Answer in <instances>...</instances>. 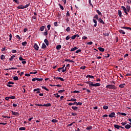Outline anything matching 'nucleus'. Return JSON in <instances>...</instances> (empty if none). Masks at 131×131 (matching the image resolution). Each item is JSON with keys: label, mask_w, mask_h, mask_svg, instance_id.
Returning <instances> with one entry per match:
<instances>
[{"label": "nucleus", "mask_w": 131, "mask_h": 131, "mask_svg": "<svg viewBox=\"0 0 131 131\" xmlns=\"http://www.w3.org/2000/svg\"><path fill=\"white\" fill-rule=\"evenodd\" d=\"M106 89H110V90H114L115 89V85L112 84H108L106 86Z\"/></svg>", "instance_id": "f257e3e1"}, {"label": "nucleus", "mask_w": 131, "mask_h": 131, "mask_svg": "<svg viewBox=\"0 0 131 131\" xmlns=\"http://www.w3.org/2000/svg\"><path fill=\"white\" fill-rule=\"evenodd\" d=\"M36 80H37V81H42V80H43V79L38 78H34L32 79V81H35Z\"/></svg>", "instance_id": "f03ea898"}, {"label": "nucleus", "mask_w": 131, "mask_h": 131, "mask_svg": "<svg viewBox=\"0 0 131 131\" xmlns=\"http://www.w3.org/2000/svg\"><path fill=\"white\" fill-rule=\"evenodd\" d=\"M86 83L87 84H89V86L90 88L92 87V86H95V84H94L93 83V82H91V81H87L86 82Z\"/></svg>", "instance_id": "7ed1b4c3"}, {"label": "nucleus", "mask_w": 131, "mask_h": 131, "mask_svg": "<svg viewBox=\"0 0 131 131\" xmlns=\"http://www.w3.org/2000/svg\"><path fill=\"white\" fill-rule=\"evenodd\" d=\"M121 8L123 9L125 14L126 15H128V13H127V10L126 9V8H125V7H124L123 6H121Z\"/></svg>", "instance_id": "20e7f679"}, {"label": "nucleus", "mask_w": 131, "mask_h": 131, "mask_svg": "<svg viewBox=\"0 0 131 131\" xmlns=\"http://www.w3.org/2000/svg\"><path fill=\"white\" fill-rule=\"evenodd\" d=\"M34 49L36 51H38V49H39V47H38V45H37V43H35L34 45Z\"/></svg>", "instance_id": "39448f33"}, {"label": "nucleus", "mask_w": 131, "mask_h": 131, "mask_svg": "<svg viewBox=\"0 0 131 131\" xmlns=\"http://www.w3.org/2000/svg\"><path fill=\"white\" fill-rule=\"evenodd\" d=\"M108 117H110L111 118H112V117H115V113H114V112L111 113L108 115Z\"/></svg>", "instance_id": "423d86ee"}, {"label": "nucleus", "mask_w": 131, "mask_h": 131, "mask_svg": "<svg viewBox=\"0 0 131 131\" xmlns=\"http://www.w3.org/2000/svg\"><path fill=\"white\" fill-rule=\"evenodd\" d=\"M118 16H119V17H120V18H122V12H121V10H118Z\"/></svg>", "instance_id": "0eeeda50"}, {"label": "nucleus", "mask_w": 131, "mask_h": 131, "mask_svg": "<svg viewBox=\"0 0 131 131\" xmlns=\"http://www.w3.org/2000/svg\"><path fill=\"white\" fill-rule=\"evenodd\" d=\"M39 88H37V89H34V92H36V94H39V93H40Z\"/></svg>", "instance_id": "6e6552de"}, {"label": "nucleus", "mask_w": 131, "mask_h": 131, "mask_svg": "<svg viewBox=\"0 0 131 131\" xmlns=\"http://www.w3.org/2000/svg\"><path fill=\"white\" fill-rule=\"evenodd\" d=\"M12 114L15 116H19V114L17 112L12 111Z\"/></svg>", "instance_id": "1a4fd4ad"}, {"label": "nucleus", "mask_w": 131, "mask_h": 131, "mask_svg": "<svg viewBox=\"0 0 131 131\" xmlns=\"http://www.w3.org/2000/svg\"><path fill=\"white\" fill-rule=\"evenodd\" d=\"M98 22H99V23H101V24H105V23L104 22L103 20H102V18H99L98 19Z\"/></svg>", "instance_id": "9d476101"}, {"label": "nucleus", "mask_w": 131, "mask_h": 131, "mask_svg": "<svg viewBox=\"0 0 131 131\" xmlns=\"http://www.w3.org/2000/svg\"><path fill=\"white\" fill-rule=\"evenodd\" d=\"M126 9L127 10V12L130 11V6H129V5L126 6Z\"/></svg>", "instance_id": "9b49d317"}, {"label": "nucleus", "mask_w": 131, "mask_h": 131, "mask_svg": "<svg viewBox=\"0 0 131 131\" xmlns=\"http://www.w3.org/2000/svg\"><path fill=\"white\" fill-rule=\"evenodd\" d=\"M45 28H46V27L45 26H42L39 28L40 31H43L45 30Z\"/></svg>", "instance_id": "f8f14e48"}, {"label": "nucleus", "mask_w": 131, "mask_h": 131, "mask_svg": "<svg viewBox=\"0 0 131 131\" xmlns=\"http://www.w3.org/2000/svg\"><path fill=\"white\" fill-rule=\"evenodd\" d=\"M68 102H75L76 101V99L75 98H71L70 100H67Z\"/></svg>", "instance_id": "ddd939ff"}, {"label": "nucleus", "mask_w": 131, "mask_h": 131, "mask_svg": "<svg viewBox=\"0 0 131 131\" xmlns=\"http://www.w3.org/2000/svg\"><path fill=\"white\" fill-rule=\"evenodd\" d=\"M43 107H51L52 106V104L51 103H47V104H45L43 105Z\"/></svg>", "instance_id": "4468645a"}, {"label": "nucleus", "mask_w": 131, "mask_h": 131, "mask_svg": "<svg viewBox=\"0 0 131 131\" xmlns=\"http://www.w3.org/2000/svg\"><path fill=\"white\" fill-rule=\"evenodd\" d=\"M16 8H17V9H24V6H23V5H19V6H17Z\"/></svg>", "instance_id": "2eb2a0df"}, {"label": "nucleus", "mask_w": 131, "mask_h": 131, "mask_svg": "<svg viewBox=\"0 0 131 131\" xmlns=\"http://www.w3.org/2000/svg\"><path fill=\"white\" fill-rule=\"evenodd\" d=\"M98 50H99V51H100V52H104L105 51V49H104L102 47L98 48Z\"/></svg>", "instance_id": "dca6fc26"}, {"label": "nucleus", "mask_w": 131, "mask_h": 131, "mask_svg": "<svg viewBox=\"0 0 131 131\" xmlns=\"http://www.w3.org/2000/svg\"><path fill=\"white\" fill-rule=\"evenodd\" d=\"M16 56L15 55H12L11 57L9 58V61H13L14 60V58H15Z\"/></svg>", "instance_id": "f3484780"}, {"label": "nucleus", "mask_w": 131, "mask_h": 131, "mask_svg": "<svg viewBox=\"0 0 131 131\" xmlns=\"http://www.w3.org/2000/svg\"><path fill=\"white\" fill-rule=\"evenodd\" d=\"M77 49H78V48H77V47H75L73 48H72L71 49V52H74V51H76V50H77Z\"/></svg>", "instance_id": "a211bd4d"}, {"label": "nucleus", "mask_w": 131, "mask_h": 131, "mask_svg": "<svg viewBox=\"0 0 131 131\" xmlns=\"http://www.w3.org/2000/svg\"><path fill=\"white\" fill-rule=\"evenodd\" d=\"M44 42H45L46 46H49V40H48V39H45L44 40Z\"/></svg>", "instance_id": "6ab92c4d"}, {"label": "nucleus", "mask_w": 131, "mask_h": 131, "mask_svg": "<svg viewBox=\"0 0 131 131\" xmlns=\"http://www.w3.org/2000/svg\"><path fill=\"white\" fill-rule=\"evenodd\" d=\"M130 127H131V126L129 124H127L125 126V128H126L127 129L130 128Z\"/></svg>", "instance_id": "aec40b11"}, {"label": "nucleus", "mask_w": 131, "mask_h": 131, "mask_svg": "<svg viewBox=\"0 0 131 131\" xmlns=\"http://www.w3.org/2000/svg\"><path fill=\"white\" fill-rule=\"evenodd\" d=\"M93 21L94 23H95L94 27H97V20L93 19Z\"/></svg>", "instance_id": "412c9836"}, {"label": "nucleus", "mask_w": 131, "mask_h": 131, "mask_svg": "<svg viewBox=\"0 0 131 131\" xmlns=\"http://www.w3.org/2000/svg\"><path fill=\"white\" fill-rule=\"evenodd\" d=\"M43 35L47 36L48 35V30L47 29H45V32L43 33Z\"/></svg>", "instance_id": "4be33fe9"}, {"label": "nucleus", "mask_w": 131, "mask_h": 131, "mask_svg": "<svg viewBox=\"0 0 131 131\" xmlns=\"http://www.w3.org/2000/svg\"><path fill=\"white\" fill-rule=\"evenodd\" d=\"M124 85H125V83H123L122 84H120L119 85V88H120L121 89H123L124 88Z\"/></svg>", "instance_id": "5701e85b"}, {"label": "nucleus", "mask_w": 131, "mask_h": 131, "mask_svg": "<svg viewBox=\"0 0 131 131\" xmlns=\"http://www.w3.org/2000/svg\"><path fill=\"white\" fill-rule=\"evenodd\" d=\"M94 78L95 77L94 76H91L90 75H88L87 76H86V78Z\"/></svg>", "instance_id": "b1692460"}, {"label": "nucleus", "mask_w": 131, "mask_h": 131, "mask_svg": "<svg viewBox=\"0 0 131 131\" xmlns=\"http://www.w3.org/2000/svg\"><path fill=\"white\" fill-rule=\"evenodd\" d=\"M119 32L120 33H122V34H125V32H124V31H123L122 30H119Z\"/></svg>", "instance_id": "393cba45"}, {"label": "nucleus", "mask_w": 131, "mask_h": 131, "mask_svg": "<svg viewBox=\"0 0 131 131\" xmlns=\"http://www.w3.org/2000/svg\"><path fill=\"white\" fill-rule=\"evenodd\" d=\"M41 88L43 89V90H45V91H47V92H49L50 91V90L46 88V87L45 86H42Z\"/></svg>", "instance_id": "a878e982"}, {"label": "nucleus", "mask_w": 131, "mask_h": 131, "mask_svg": "<svg viewBox=\"0 0 131 131\" xmlns=\"http://www.w3.org/2000/svg\"><path fill=\"white\" fill-rule=\"evenodd\" d=\"M46 48H47V46L45 43H42L41 49H46Z\"/></svg>", "instance_id": "bb28decb"}, {"label": "nucleus", "mask_w": 131, "mask_h": 131, "mask_svg": "<svg viewBox=\"0 0 131 131\" xmlns=\"http://www.w3.org/2000/svg\"><path fill=\"white\" fill-rule=\"evenodd\" d=\"M51 122H53V123H57V122H58V120L52 119L51 120Z\"/></svg>", "instance_id": "cd10ccee"}, {"label": "nucleus", "mask_w": 131, "mask_h": 131, "mask_svg": "<svg viewBox=\"0 0 131 131\" xmlns=\"http://www.w3.org/2000/svg\"><path fill=\"white\" fill-rule=\"evenodd\" d=\"M96 12L97 13V14L99 15V16H102V13H101V12H100V10H97Z\"/></svg>", "instance_id": "c85d7f7f"}, {"label": "nucleus", "mask_w": 131, "mask_h": 131, "mask_svg": "<svg viewBox=\"0 0 131 131\" xmlns=\"http://www.w3.org/2000/svg\"><path fill=\"white\" fill-rule=\"evenodd\" d=\"M92 128H93V127L92 126H90L86 127V129H87L88 130H91Z\"/></svg>", "instance_id": "c756f323"}, {"label": "nucleus", "mask_w": 131, "mask_h": 131, "mask_svg": "<svg viewBox=\"0 0 131 131\" xmlns=\"http://www.w3.org/2000/svg\"><path fill=\"white\" fill-rule=\"evenodd\" d=\"M13 79L14 80H19V78L17 76L13 77Z\"/></svg>", "instance_id": "7c9ffc66"}, {"label": "nucleus", "mask_w": 131, "mask_h": 131, "mask_svg": "<svg viewBox=\"0 0 131 131\" xmlns=\"http://www.w3.org/2000/svg\"><path fill=\"white\" fill-rule=\"evenodd\" d=\"M61 48H62V46H61V45H57L56 46V49L58 50H60V49H61Z\"/></svg>", "instance_id": "2f4dec72"}, {"label": "nucleus", "mask_w": 131, "mask_h": 131, "mask_svg": "<svg viewBox=\"0 0 131 131\" xmlns=\"http://www.w3.org/2000/svg\"><path fill=\"white\" fill-rule=\"evenodd\" d=\"M26 129V128L25 127H21L19 128V130H25Z\"/></svg>", "instance_id": "473e14b6"}, {"label": "nucleus", "mask_w": 131, "mask_h": 131, "mask_svg": "<svg viewBox=\"0 0 131 131\" xmlns=\"http://www.w3.org/2000/svg\"><path fill=\"white\" fill-rule=\"evenodd\" d=\"M16 37L17 39H19V40H21V39H22V38H21L19 35H17Z\"/></svg>", "instance_id": "72a5a7b5"}, {"label": "nucleus", "mask_w": 131, "mask_h": 131, "mask_svg": "<svg viewBox=\"0 0 131 131\" xmlns=\"http://www.w3.org/2000/svg\"><path fill=\"white\" fill-rule=\"evenodd\" d=\"M101 85V83H96L94 84V86H100Z\"/></svg>", "instance_id": "f704fd0d"}, {"label": "nucleus", "mask_w": 131, "mask_h": 131, "mask_svg": "<svg viewBox=\"0 0 131 131\" xmlns=\"http://www.w3.org/2000/svg\"><path fill=\"white\" fill-rule=\"evenodd\" d=\"M72 109H73L75 111L76 110H77V109H78V107H77V106H72Z\"/></svg>", "instance_id": "c9c22d12"}, {"label": "nucleus", "mask_w": 131, "mask_h": 131, "mask_svg": "<svg viewBox=\"0 0 131 131\" xmlns=\"http://www.w3.org/2000/svg\"><path fill=\"white\" fill-rule=\"evenodd\" d=\"M30 6V3L27 4L26 5H25V6H24V9H26L27 8H28V7Z\"/></svg>", "instance_id": "e433bc0d"}, {"label": "nucleus", "mask_w": 131, "mask_h": 131, "mask_svg": "<svg viewBox=\"0 0 131 131\" xmlns=\"http://www.w3.org/2000/svg\"><path fill=\"white\" fill-rule=\"evenodd\" d=\"M21 45L22 46H27V41L23 42L21 43Z\"/></svg>", "instance_id": "4c0bfd02"}, {"label": "nucleus", "mask_w": 131, "mask_h": 131, "mask_svg": "<svg viewBox=\"0 0 131 131\" xmlns=\"http://www.w3.org/2000/svg\"><path fill=\"white\" fill-rule=\"evenodd\" d=\"M121 127V126L118 125H115V128H117V129H119V128H120Z\"/></svg>", "instance_id": "58836bf2"}, {"label": "nucleus", "mask_w": 131, "mask_h": 131, "mask_svg": "<svg viewBox=\"0 0 131 131\" xmlns=\"http://www.w3.org/2000/svg\"><path fill=\"white\" fill-rule=\"evenodd\" d=\"M9 99H12V100H14V99H16V97L15 96H10Z\"/></svg>", "instance_id": "ea45409f"}, {"label": "nucleus", "mask_w": 131, "mask_h": 131, "mask_svg": "<svg viewBox=\"0 0 131 131\" xmlns=\"http://www.w3.org/2000/svg\"><path fill=\"white\" fill-rule=\"evenodd\" d=\"M19 60L20 61H25V59H23V58L22 57V56H20L19 57Z\"/></svg>", "instance_id": "a19ab883"}, {"label": "nucleus", "mask_w": 131, "mask_h": 131, "mask_svg": "<svg viewBox=\"0 0 131 131\" xmlns=\"http://www.w3.org/2000/svg\"><path fill=\"white\" fill-rule=\"evenodd\" d=\"M54 96H55L56 97V98H60V95H58V93L57 94H54Z\"/></svg>", "instance_id": "79ce46f5"}, {"label": "nucleus", "mask_w": 131, "mask_h": 131, "mask_svg": "<svg viewBox=\"0 0 131 131\" xmlns=\"http://www.w3.org/2000/svg\"><path fill=\"white\" fill-rule=\"evenodd\" d=\"M71 114L73 116H76V117L77 116V113H72Z\"/></svg>", "instance_id": "37998d69"}, {"label": "nucleus", "mask_w": 131, "mask_h": 131, "mask_svg": "<svg viewBox=\"0 0 131 131\" xmlns=\"http://www.w3.org/2000/svg\"><path fill=\"white\" fill-rule=\"evenodd\" d=\"M5 55H4L2 54V55H1V59L3 60L5 59Z\"/></svg>", "instance_id": "c03bdc74"}, {"label": "nucleus", "mask_w": 131, "mask_h": 131, "mask_svg": "<svg viewBox=\"0 0 131 131\" xmlns=\"http://www.w3.org/2000/svg\"><path fill=\"white\" fill-rule=\"evenodd\" d=\"M70 38H71V37H70V36H69V35L67 36L66 37V40H69V39H70Z\"/></svg>", "instance_id": "a18cd8bd"}, {"label": "nucleus", "mask_w": 131, "mask_h": 131, "mask_svg": "<svg viewBox=\"0 0 131 131\" xmlns=\"http://www.w3.org/2000/svg\"><path fill=\"white\" fill-rule=\"evenodd\" d=\"M89 3L90 6H91V7H94V6H93V4H92V2L91 1V0H89Z\"/></svg>", "instance_id": "49530a36"}, {"label": "nucleus", "mask_w": 131, "mask_h": 131, "mask_svg": "<svg viewBox=\"0 0 131 131\" xmlns=\"http://www.w3.org/2000/svg\"><path fill=\"white\" fill-rule=\"evenodd\" d=\"M99 15H98L97 14L95 15V16L94 17V19H96V20H98Z\"/></svg>", "instance_id": "de8ad7c7"}, {"label": "nucleus", "mask_w": 131, "mask_h": 131, "mask_svg": "<svg viewBox=\"0 0 131 131\" xmlns=\"http://www.w3.org/2000/svg\"><path fill=\"white\" fill-rule=\"evenodd\" d=\"M119 114H121V115H123V116H126V114L124 113H119Z\"/></svg>", "instance_id": "09e8293b"}, {"label": "nucleus", "mask_w": 131, "mask_h": 131, "mask_svg": "<svg viewBox=\"0 0 131 131\" xmlns=\"http://www.w3.org/2000/svg\"><path fill=\"white\" fill-rule=\"evenodd\" d=\"M9 36V41H11V40H12V34H10Z\"/></svg>", "instance_id": "8fccbe9b"}, {"label": "nucleus", "mask_w": 131, "mask_h": 131, "mask_svg": "<svg viewBox=\"0 0 131 131\" xmlns=\"http://www.w3.org/2000/svg\"><path fill=\"white\" fill-rule=\"evenodd\" d=\"M80 52H81V50L78 49L75 52V53L76 54H78V53H80Z\"/></svg>", "instance_id": "3c124183"}, {"label": "nucleus", "mask_w": 131, "mask_h": 131, "mask_svg": "<svg viewBox=\"0 0 131 131\" xmlns=\"http://www.w3.org/2000/svg\"><path fill=\"white\" fill-rule=\"evenodd\" d=\"M59 8L61 9V10H64V7H63V6H61V4H59Z\"/></svg>", "instance_id": "603ef678"}, {"label": "nucleus", "mask_w": 131, "mask_h": 131, "mask_svg": "<svg viewBox=\"0 0 131 131\" xmlns=\"http://www.w3.org/2000/svg\"><path fill=\"white\" fill-rule=\"evenodd\" d=\"M103 108L105 110L108 109V106L107 105H104L103 106Z\"/></svg>", "instance_id": "864d4df0"}, {"label": "nucleus", "mask_w": 131, "mask_h": 131, "mask_svg": "<svg viewBox=\"0 0 131 131\" xmlns=\"http://www.w3.org/2000/svg\"><path fill=\"white\" fill-rule=\"evenodd\" d=\"M103 35H104V36H108L109 33H103Z\"/></svg>", "instance_id": "5fc2aeb1"}, {"label": "nucleus", "mask_w": 131, "mask_h": 131, "mask_svg": "<svg viewBox=\"0 0 131 131\" xmlns=\"http://www.w3.org/2000/svg\"><path fill=\"white\" fill-rule=\"evenodd\" d=\"M12 53L13 54H16V53H17V51L16 50H12Z\"/></svg>", "instance_id": "6e6d98bb"}, {"label": "nucleus", "mask_w": 131, "mask_h": 131, "mask_svg": "<svg viewBox=\"0 0 131 131\" xmlns=\"http://www.w3.org/2000/svg\"><path fill=\"white\" fill-rule=\"evenodd\" d=\"M70 27H68L66 29V31H67V32H69V31H70Z\"/></svg>", "instance_id": "4d7b16f0"}, {"label": "nucleus", "mask_w": 131, "mask_h": 131, "mask_svg": "<svg viewBox=\"0 0 131 131\" xmlns=\"http://www.w3.org/2000/svg\"><path fill=\"white\" fill-rule=\"evenodd\" d=\"M85 68H86V67H85V66H82L80 68V69H82V70H84V69H85Z\"/></svg>", "instance_id": "13d9d810"}, {"label": "nucleus", "mask_w": 131, "mask_h": 131, "mask_svg": "<svg viewBox=\"0 0 131 131\" xmlns=\"http://www.w3.org/2000/svg\"><path fill=\"white\" fill-rule=\"evenodd\" d=\"M86 45H89L90 46H91V45H93V42L90 41L86 43Z\"/></svg>", "instance_id": "bf43d9fd"}, {"label": "nucleus", "mask_w": 131, "mask_h": 131, "mask_svg": "<svg viewBox=\"0 0 131 131\" xmlns=\"http://www.w3.org/2000/svg\"><path fill=\"white\" fill-rule=\"evenodd\" d=\"M14 2L16 3V4H17L19 5V1L18 0H13Z\"/></svg>", "instance_id": "052dcab7"}, {"label": "nucleus", "mask_w": 131, "mask_h": 131, "mask_svg": "<svg viewBox=\"0 0 131 131\" xmlns=\"http://www.w3.org/2000/svg\"><path fill=\"white\" fill-rule=\"evenodd\" d=\"M72 39H75L76 38V36L75 35H73L71 37Z\"/></svg>", "instance_id": "680f3d73"}, {"label": "nucleus", "mask_w": 131, "mask_h": 131, "mask_svg": "<svg viewBox=\"0 0 131 131\" xmlns=\"http://www.w3.org/2000/svg\"><path fill=\"white\" fill-rule=\"evenodd\" d=\"M2 117H3V118H11V117H8L7 116H2Z\"/></svg>", "instance_id": "e2e57ef3"}, {"label": "nucleus", "mask_w": 131, "mask_h": 131, "mask_svg": "<svg viewBox=\"0 0 131 131\" xmlns=\"http://www.w3.org/2000/svg\"><path fill=\"white\" fill-rule=\"evenodd\" d=\"M47 28H48V30H50V29H51V25H48L47 26Z\"/></svg>", "instance_id": "0e129e2a"}, {"label": "nucleus", "mask_w": 131, "mask_h": 131, "mask_svg": "<svg viewBox=\"0 0 131 131\" xmlns=\"http://www.w3.org/2000/svg\"><path fill=\"white\" fill-rule=\"evenodd\" d=\"M64 92H65V90H64L58 91V93H64Z\"/></svg>", "instance_id": "69168bd1"}, {"label": "nucleus", "mask_w": 131, "mask_h": 131, "mask_svg": "<svg viewBox=\"0 0 131 131\" xmlns=\"http://www.w3.org/2000/svg\"><path fill=\"white\" fill-rule=\"evenodd\" d=\"M2 52H4V51H6V47L2 48L1 49Z\"/></svg>", "instance_id": "338daca9"}, {"label": "nucleus", "mask_w": 131, "mask_h": 131, "mask_svg": "<svg viewBox=\"0 0 131 131\" xmlns=\"http://www.w3.org/2000/svg\"><path fill=\"white\" fill-rule=\"evenodd\" d=\"M54 26L57 27V26H58V25H58V22H55V23H54Z\"/></svg>", "instance_id": "774afa93"}]
</instances>
